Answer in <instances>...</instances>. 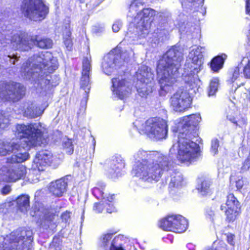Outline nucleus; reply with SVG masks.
<instances>
[{"label": "nucleus", "instance_id": "nucleus-57", "mask_svg": "<svg viewBox=\"0 0 250 250\" xmlns=\"http://www.w3.org/2000/svg\"><path fill=\"white\" fill-rule=\"evenodd\" d=\"M221 209H223L222 206L221 207Z\"/></svg>", "mask_w": 250, "mask_h": 250}, {"label": "nucleus", "instance_id": "nucleus-36", "mask_svg": "<svg viewBox=\"0 0 250 250\" xmlns=\"http://www.w3.org/2000/svg\"><path fill=\"white\" fill-rule=\"evenodd\" d=\"M112 236L113 234L112 233H106L103 235L102 239V247L105 248L108 247L109 245L111 246L112 241L110 242V240L112 238Z\"/></svg>", "mask_w": 250, "mask_h": 250}, {"label": "nucleus", "instance_id": "nucleus-55", "mask_svg": "<svg viewBox=\"0 0 250 250\" xmlns=\"http://www.w3.org/2000/svg\"><path fill=\"white\" fill-rule=\"evenodd\" d=\"M12 63L13 64H15V60L13 61V62H12Z\"/></svg>", "mask_w": 250, "mask_h": 250}, {"label": "nucleus", "instance_id": "nucleus-8", "mask_svg": "<svg viewBox=\"0 0 250 250\" xmlns=\"http://www.w3.org/2000/svg\"><path fill=\"white\" fill-rule=\"evenodd\" d=\"M134 124L139 130L147 134L150 138L156 140L164 139L167 135V123L160 118H150L143 124H141L140 121H137Z\"/></svg>", "mask_w": 250, "mask_h": 250}, {"label": "nucleus", "instance_id": "nucleus-34", "mask_svg": "<svg viewBox=\"0 0 250 250\" xmlns=\"http://www.w3.org/2000/svg\"><path fill=\"white\" fill-rule=\"evenodd\" d=\"M40 171L38 169H34L32 167V169L30 170V173L27 176L28 180L32 183H35L39 181L38 174Z\"/></svg>", "mask_w": 250, "mask_h": 250}, {"label": "nucleus", "instance_id": "nucleus-33", "mask_svg": "<svg viewBox=\"0 0 250 250\" xmlns=\"http://www.w3.org/2000/svg\"><path fill=\"white\" fill-rule=\"evenodd\" d=\"M203 1V0H181L182 5L189 8L197 7Z\"/></svg>", "mask_w": 250, "mask_h": 250}, {"label": "nucleus", "instance_id": "nucleus-47", "mask_svg": "<svg viewBox=\"0 0 250 250\" xmlns=\"http://www.w3.org/2000/svg\"><path fill=\"white\" fill-rule=\"evenodd\" d=\"M106 205H108V207L106 208V211L108 213H112L115 210V208L110 203H106Z\"/></svg>", "mask_w": 250, "mask_h": 250}, {"label": "nucleus", "instance_id": "nucleus-29", "mask_svg": "<svg viewBox=\"0 0 250 250\" xmlns=\"http://www.w3.org/2000/svg\"><path fill=\"white\" fill-rule=\"evenodd\" d=\"M183 178L182 175L179 172H175L171 175L169 186L171 187H178L182 185Z\"/></svg>", "mask_w": 250, "mask_h": 250}, {"label": "nucleus", "instance_id": "nucleus-3", "mask_svg": "<svg viewBox=\"0 0 250 250\" xmlns=\"http://www.w3.org/2000/svg\"><path fill=\"white\" fill-rule=\"evenodd\" d=\"M183 58V54L179 48L173 47L159 61L157 74L160 86L159 94L161 96H164L168 92L176 82Z\"/></svg>", "mask_w": 250, "mask_h": 250}, {"label": "nucleus", "instance_id": "nucleus-23", "mask_svg": "<svg viewBox=\"0 0 250 250\" xmlns=\"http://www.w3.org/2000/svg\"><path fill=\"white\" fill-rule=\"evenodd\" d=\"M45 105L43 107H39L33 103H27L24 104L23 114L25 116L34 118L41 115L47 106Z\"/></svg>", "mask_w": 250, "mask_h": 250}, {"label": "nucleus", "instance_id": "nucleus-22", "mask_svg": "<svg viewBox=\"0 0 250 250\" xmlns=\"http://www.w3.org/2000/svg\"><path fill=\"white\" fill-rule=\"evenodd\" d=\"M45 105L43 107H39L33 103H27L24 104L23 114L25 116L34 118L41 115L47 106Z\"/></svg>", "mask_w": 250, "mask_h": 250}, {"label": "nucleus", "instance_id": "nucleus-10", "mask_svg": "<svg viewBox=\"0 0 250 250\" xmlns=\"http://www.w3.org/2000/svg\"><path fill=\"white\" fill-rule=\"evenodd\" d=\"M11 43L13 47L16 49L26 51L35 44H37L39 47L42 48L51 47L52 41L49 39L38 40L36 36H31L26 34H22L15 35L12 38Z\"/></svg>", "mask_w": 250, "mask_h": 250}, {"label": "nucleus", "instance_id": "nucleus-14", "mask_svg": "<svg viewBox=\"0 0 250 250\" xmlns=\"http://www.w3.org/2000/svg\"><path fill=\"white\" fill-rule=\"evenodd\" d=\"M201 120L199 114H192L185 116L180 119L177 124V132L180 134V129L184 132L185 136L191 138L192 131L198 125Z\"/></svg>", "mask_w": 250, "mask_h": 250}, {"label": "nucleus", "instance_id": "nucleus-7", "mask_svg": "<svg viewBox=\"0 0 250 250\" xmlns=\"http://www.w3.org/2000/svg\"><path fill=\"white\" fill-rule=\"evenodd\" d=\"M178 141L174 144L170 149L171 153L177 151V159L183 163H191L198 155V146L191 141V138L185 136L184 132L180 129V134H178Z\"/></svg>", "mask_w": 250, "mask_h": 250}, {"label": "nucleus", "instance_id": "nucleus-49", "mask_svg": "<svg viewBox=\"0 0 250 250\" xmlns=\"http://www.w3.org/2000/svg\"><path fill=\"white\" fill-rule=\"evenodd\" d=\"M11 190L10 187L8 186H5L2 189V193L3 194H8Z\"/></svg>", "mask_w": 250, "mask_h": 250}, {"label": "nucleus", "instance_id": "nucleus-43", "mask_svg": "<svg viewBox=\"0 0 250 250\" xmlns=\"http://www.w3.org/2000/svg\"><path fill=\"white\" fill-rule=\"evenodd\" d=\"M239 74H240L239 68L238 67H235L234 69L233 72L232 74V82H234L235 80H236L239 78Z\"/></svg>", "mask_w": 250, "mask_h": 250}, {"label": "nucleus", "instance_id": "nucleus-5", "mask_svg": "<svg viewBox=\"0 0 250 250\" xmlns=\"http://www.w3.org/2000/svg\"><path fill=\"white\" fill-rule=\"evenodd\" d=\"M143 3V0H133L130 4L127 15L128 17H134V21L130 26L135 25L134 32L140 38H145L148 35L151 22L156 14V11L151 8H145L138 12Z\"/></svg>", "mask_w": 250, "mask_h": 250}, {"label": "nucleus", "instance_id": "nucleus-28", "mask_svg": "<svg viewBox=\"0 0 250 250\" xmlns=\"http://www.w3.org/2000/svg\"><path fill=\"white\" fill-rule=\"evenodd\" d=\"M137 88L139 94L141 97H146L152 92L151 83L150 84H146V83H137Z\"/></svg>", "mask_w": 250, "mask_h": 250}, {"label": "nucleus", "instance_id": "nucleus-16", "mask_svg": "<svg viewBox=\"0 0 250 250\" xmlns=\"http://www.w3.org/2000/svg\"><path fill=\"white\" fill-rule=\"evenodd\" d=\"M124 63L121 56L111 52L104 57L102 67L103 72L109 75L117 68H120Z\"/></svg>", "mask_w": 250, "mask_h": 250}, {"label": "nucleus", "instance_id": "nucleus-9", "mask_svg": "<svg viewBox=\"0 0 250 250\" xmlns=\"http://www.w3.org/2000/svg\"><path fill=\"white\" fill-rule=\"evenodd\" d=\"M25 17L33 21L43 20L48 13V8L42 0H23L21 5Z\"/></svg>", "mask_w": 250, "mask_h": 250}, {"label": "nucleus", "instance_id": "nucleus-41", "mask_svg": "<svg viewBox=\"0 0 250 250\" xmlns=\"http://www.w3.org/2000/svg\"><path fill=\"white\" fill-rule=\"evenodd\" d=\"M104 203V201L103 200L99 203H95L93 208L94 210L97 213L102 212L104 209L103 205Z\"/></svg>", "mask_w": 250, "mask_h": 250}, {"label": "nucleus", "instance_id": "nucleus-50", "mask_svg": "<svg viewBox=\"0 0 250 250\" xmlns=\"http://www.w3.org/2000/svg\"><path fill=\"white\" fill-rule=\"evenodd\" d=\"M246 11L250 16V0H246Z\"/></svg>", "mask_w": 250, "mask_h": 250}, {"label": "nucleus", "instance_id": "nucleus-17", "mask_svg": "<svg viewBox=\"0 0 250 250\" xmlns=\"http://www.w3.org/2000/svg\"><path fill=\"white\" fill-rule=\"evenodd\" d=\"M52 161V153L48 150H43L36 154L33 161L32 167L34 169H38L39 171H42Z\"/></svg>", "mask_w": 250, "mask_h": 250}, {"label": "nucleus", "instance_id": "nucleus-26", "mask_svg": "<svg viewBox=\"0 0 250 250\" xmlns=\"http://www.w3.org/2000/svg\"><path fill=\"white\" fill-rule=\"evenodd\" d=\"M227 57L226 54H223L214 58L210 62V68L211 70L214 72H219L223 68Z\"/></svg>", "mask_w": 250, "mask_h": 250}, {"label": "nucleus", "instance_id": "nucleus-13", "mask_svg": "<svg viewBox=\"0 0 250 250\" xmlns=\"http://www.w3.org/2000/svg\"><path fill=\"white\" fill-rule=\"evenodd\" d=\"M25 88L19 83H0V98L13 102L20 99L24 94Z\"/></svg>", "mask_w": 250, "mask_h": 250}, {"label": "nucleus", "instance_id": "nucleus-53", "mask_svg": "<svg viewBox=\"0 0 250 250\" xmlns=\"http://www.w3.org/2000/svg\"><path fill=\"white\" fill-rule=\"evenodd\" d=\"M99 192H100V189L97 188H95L94 189H93V193L94 194H96L97 193H98Z\"/></svg>", "mask_w": 250, "mask_h": 250}, {"label": "nucleus", "instance_id": "nucleus-32", "mask_svg": "<svg viewBox=\"0 0 250 250\" xmlns=\"http://www.w3.org/2000/svg\"><path fill=\"white\" fill-rule=\"evenodd\" d=\"M17 203L22 211H26L29 206V197L28 195H22L17 199Z\"/></svg>", "mask_w": 250, "mask_h": 250}, {"label": "nucleus", "instance_id": "nucleus-46", "mask_svg": "<svg viewBox=\"0 0 250 250\" xmlns=\"http://www.w3.org/2000/svg\"><path fill=\"white\" fill-rule=\"evenodd\" d=\"M244 181L242 179L238 180L236 182V186L238 189L242 188L244 185Z\"/></svg>", "mask_w": 250, "mask_h": 250}, {"label": "nucleus", "instance_id": "nucleus-38", "mask_svg": "<svg viewBox=\"0 0 250 250\" xmlns=\"http://www.w3.org/2000/svg\"><path fill=\"white\" fill-rule=\"evenodd\" d=\"M227 117L231 122L241 127L245 126L247 124V120L244 117H242L241 119L237 120H236L235 118H232L229 116H228Z\"/></svg>", "mask_w": 250, "mask_h": 250}, {"label": "nucleus", "instance_id": "nucleus-54", "mask_svg": "<svg viewBox=\"0 0 250 250\" xmlns=\"http://www.w3.org/2000/svg\"><path fill=\"white\" fill-rule=\"evenodd\" d=\"M13 58H14L15 59H17V55H13Z\"/></svg>", "mask_w": 250, "mask_h": 250}, {"label": "nucleus", "instance_id": "nucleus-15", "mask_svg": "<svg viewBox=\"0 0 250 250\" xmlns=\"http://www.w3.org/2000/svg\"><path fill=\"white\" fill-rule=\"evenodd\" d=\"M112 83V95L115 98L123 99L131 93L130 84L122 77L113 78Z\"/></svg>", "mask_w": 250, "mask_h": 250}, {"label": "nucleus", "instance_id": "nucleus-45", "mask_svg": "<svg viewBox=\"0 0 250 250\" xmlns=\"http://www.w3.org/2000/svg\"><path fill=\"white\" fill-rule=\"evenodd\" d=\"M227 237L228 243L230 245H234V235L232 234H228Z\"/></svg>", "mask_w": 250, "mask_h": 250}, {"label": "nucleus", "instance_id": "nucleus-1", "mask_svg": "<svg viewBox=\"0 0 250 250\" xmlns=\"http://www.w3.org/2000/svg\"><path fill=\"white\" fill-rule=\"evenodd\" d=\"M132 173L134 176L148 182L157 181L169 166L168 158L157 152L139 150L134 156Z\"/></svg>", "mask_w": 250, "mask_h": 250}, {"label": "nucleus", "instance_id": "nucleus-30", "mask_svg": "<svg viewBox=\"0 0 250 250\" xmlns=\"http://www.w3.org/2000/svg\"><path fill=\"white\" fill-rule=\"evenodd\" d=\"M57 217L58 215L55 214L53 209L46 210L44 215V223L49 227L52 224H55L54 221Z\"/></svg>", "mask_w": 250, "mask_h": 250}, {"label": "nucleus", "instance_id": "nucleus-2", "mask_svg": "<svg viewBox=\"0 0 250 250\" xmlns=\"http://www.w3.org/2000/svg\"><path fill=\"white\" fill-rule=\"evenodd\" d=\"M45 128L39 123L30 124H18L16 126L15 135L21 140H16L11 143L0 140V155H5L11 149H19L20 147L29 150L32 147L45 145L46 139L43 137Z\"/></svg>", "mask_w": 250, "mask_h": 250}, {"label": "nucleus", "instance_id": "nucleus-21", "mask_svg": "<svg viewBox=\"0 0 250 250\" xmlns=\"http://www.w3.org/2000/svg\"><path fill=\"white\" fill-rule=\"evenodd\" d=\"M136 77L138 83L150 84L153 80L154 75L150 68L146 65H142L136 72Z\"/></svg>", "mask_w": 250, "mask_h": 250}, {"label": "nucleus", "instance_id": "nucleus-35", "mask_svg": "<svg viewBox=\"0 0 250 250\" xmlns=\"http://www.w3.org/2000/svg\"><path fill=\"white\" fill-rule=\"evenodd\" d=\"M62 248V240L59 237H54L50 245L49 250H61Z\"/></svg>", "mask_w": 250, "mask_h": 250}, {"label": "nucleus", "instance_id": "nucleus-19", "mask_svg": "<svg viewBox=\"0 0 250 250\" xmlns=\"http://www.w3.org/2000/svg\"><path fill=\"white\" fill-rule=\"evenodd\" d=\"M90 58L85 57L83 61L82 77L81 80V87L87 93L90 90L89 72L91 68Z\"/></svg>", "mask_w": 250, "mask_h": 250}, {"label": "nucleus", "instance_id": "nucleus-37", "mask_svg": "<svg viewBox=\"0 0 250 250\" xmlns=\"http://www.w3.org/2000/svg\"><path fill=\"white\" fill-rule=\"evenodd\" d=\"M63 147L68 154H71L73 153V147L71 140L69 139H64L63 141Z\"/></svg>", "mask_w": 250, "mask_h": 250}, {"label": "nucleus", "instance_id": "nucleus-12", "mask_svg": "<svg viewBox=\"0 0 250 250\" xmlns=\"http://www.w3.org/2000/svg\"><path fill=\"white\" fill-rule=\"evenodd\" d=\"M159 225L165 230L182 233L187 229L188 223L187 219L181 215H170L160 220Z\"/></svg>", "mask_w": 250, "mask_h": 250}, {"label": "nucleus", "instance_id": "nucleus-25", "mask_svg": "<svg viewBox=\"0 0 250 250\" xmlns=\"http://www.w3.org/2000/svg\"><path fill=\"white\" fill-rule=\"evenodd\" d=\"M66 183L64 180L59 179L50 183L49 189L51 193L55 196H62L65 191Z\"/></svg>", "mask_w": 250, "mask_h": 250}, {"label": "nucleus", "instance_id": "nucleus-20", "mask_svg": "<svg viewBox=\"0 0 250 250\" xmlns=\"http://www.w3.org/2000/svg\"><path fill=\"white\" fill-rule=\"evenodd\" d=\"M26 173V167L23 165H19L17 167H11L6 172L5 180L7 182H15L24 178Z\"/></svg>", "mask_w": 250, "mask_h": 250}, {"label": "nucleus", "instance_id": "nucleus-42", "mask_svg": "<svg viewBox=\"0 0 250 250\" xmlns=\"http://www.w3.org/2000/svg\"><path fill=\"white\" fill-rule=\"evenodd\" d=\"M122 26V23L120 21H116L112 25V30L114 32H118Z\"/></svg>", "mask_w": 250, "mask_h": 250}, {"label": "nucleus", "instance_id": "nucleus-56", "mask_svg": "<svg viewBox=\"0 0 250 250\" xmlns=\"http://www.w3.org/2000/svg\"><path fill=\"white\" fill-rule=\"evenodd\" d=\"M107 247H105V248L103 247V248H104V249H105V250H106V248H107Z\"/></svg>", "mask_w": 250, "mask_h": 250}, {"label": "nucleus", "instance_id": "nucleus-44", "mask_svg": "<svg viewBox=\"0 0 250 250\" xmlns=\"http://www.w3.org/2000/svg\"><path fill=\"white\" fill-rule=\"evenodd\" d=\"M70 218V212L65 211L62 214V219L65 222H67Z\"/></svg>", "mask_w": 250, "mask_h": 250}, {"label": "nucleus", "instance_id": "nucleus-48", "mask_svg": "<svg viewBox=\"0 0 250 250\" xmlns=\"http://www.w3.org/2000/svg\"><path fill=\"white\" fill-rule=\"evenodd\" d=\"M64 39H65V40L64 41V43L66 45V47L68 48V49L70 50L72 46L71 41L69 39V38Z\"/></svg>", "mask_w": 250, "mask_h": 250}, {"label": "nucleus", "instance_id": "nucleus-40", "mask_svg": "<svg viewBox=\"0 0 250 250\" xmlns=\"http://www.w3.org/2000/svg\"><path fill=\"white\" fill-rule=\"evenodd\" d=\"M219 141L217 139H213L211 141V153L213 155H215L218 152V148L219 147Z\"/></svg>", "mask_w": 250, "mask_h": 250}, {"label": "nucleus", "instance_id": "nucleus-18", "mask_svg": "<svg viewBox=\"0 0 250 250\" xmlns=\"http://www.w3.org/2000/svg\"><path fill=\"white\" fill-rule=\"evenodd\" d=\"M226 206L227 219L229 222L233 221L239 214V205L238 201L233 194H230L228 196Z\"/></svg>", "mask_w": 250, "mask_h": 250}, {"label": "nucleus", "instance_id": "nucleus-51", "mask_svg": "<svg viewBox=\"0 0 250 250\" xmlns=\"http://www.w3.org/2000/svg\"><path fill=\"white\" fill-rule=\"evenodd\" d=\"M114 200V196L113 195H109L108 196L106 197V198L104 197L103 198V200L104 201V203H107L106 202L108 201L109 203H111Z\"/></svg>", "mask_w": 250, "mask_h": 250}, {"label": "nucleus", "instance_id": "nucleus-27", "mask_svg": "<svg viewBox=\"0 0 250 250\" xmlns=\"http://www.w3.org/2000/svg\"><path fill=\"white\" fill-rule=\"evenodd\" d=\"M210 181L207 178H201L198 180L197 189L202 195H206L210 191Z\"/></svg>", "mask_w": 250, "mask_h": 250}, {"label": "nucleus", "instance_id": "nucleus-11", "mask_svg": "<svg viewBox=\"0 0 250 250\" xmlns=\"http://www.w3.org/2000/svg\"><path fill=\"white\" fill-rule=\"evenodd\" d=\"M185 83L186 89H179L170 99V106L174 111L178 112H184L190 107L192 100L190 95L192 93H196L198 89L197 88L194 91V90L191 89V86L189 87L185 81Z\"/></svg>", "mask_w": 250, "mask_h": 250}, {"label": "nucleus", "instance_id": "nucleus-6", "mask_svg": "<svg viewBox=\"0 0 250 250\" xmlns=\"http://www.w3.org/2000/svg\"><path fill=\"white\" fill-rule=\"evenodd\" d=\"M205 48L201 46H194L189 48V52L182 74L183 79L191 86L195 91L199 87L200 81L194 75L201 70L203 60Z\"/></svg>", "mask_w": 250, "mask_h": 250}, {"label": "nucleus", "instance_id": "nucleus-24", "mask_svg": "<svg viewBox=\"0 0 250 250\" xmlns=\"http://www.w3.org/2000/svg\"><path fill=\"white\" fill-rule=\"evenodd\" d=\"M20 147V150L18 149H11L5 154L6 155L11 152H13L15 153L10 158L7 159L9 163H22L29 159V155L27 152L28 150H25L21 146Z\"/></svg>", "mask_w": 250, "mask_h": 250}, {"label": "nucleus", "instance_id": "nucleus-52", "mask_svg": "<svg viewBox=\"0 0 250 250\" xmlns=\"http://www.w3.org/2000/svg\"><path fill=\"white\" fill-rule=\"evenodd\" d=\"M187 247L189 250H195V246L192 244H188Z\"/></svg>", "mask_w": 250, "mask_h": 250}, {"label": "nucleus", "instance_id": "nucleus-31", "mask_svg": "<svg viewBox=\"0 0 250 250\" xmlns=\"http://www.w3.org/2000/svg\"><path fill=\"white\" fill-rule=\"evenodd\" d=\"M219 82L217 78H213L210 80L208 91V96H214L215 94L218 89Z\"/></svg>", "mask_w": 250, "mask_h": 250}, {"label": "nucleus", "instance_id": "nucleus-39", "mask_svg": "<svg viewBox=\"0 0 250 250\" xmlns=\"http://www.w3.org/2000/svg\"><path fill=\"white\" fill-rule=\"evenodd\" d=\"M70 28V25L69 22L66 23L64 26L62 27V30L64 39H67L70 38L71 34Z\"/></svg>", "mask_w": 250, "mask_h": 250}, {"label": "nucleus", "instance_id": "nucleus-4", "mask_svg": "<svg viewBox=\"0 0 250 250\" xmlns=\"http://www.w3.org/2000/svg\"><path fill=\"white\" fill-rule=\"evenodd\" d=\"M58 62L52 54L42 51L34 55L24 63L21 68V75L24 79H35L52 73L58 68Z\"/></svg>", "mask_w": 250, "mask_h": 250}]
</instances>
